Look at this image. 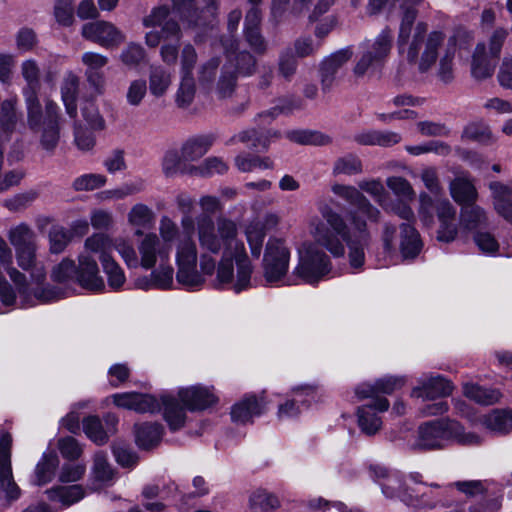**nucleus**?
<instances>
[{
    "mask_svg": "<svg viewBox=\"0 0 512 512\" xmlns=\"http://www.w3.org/2000/svg\"><path fill=\"white\" fill-rule=\"evenodd\" d=\"M116 406L134 410L139 413H155L163 409V417L171 431H177L184 427L186 421L185 408L178 400L170 395H162L158 400L149 394L120 393L113 395Z\"/></svg>",
    "mask_w": 512,
    "mask_h": 512,
    "instance_id": "1",
    "label": "nucleus"
},
{
    "mask_svg": "<svg viewBox=\"0 0 512 512\" xmlns=\"http://www.w3.org/2000/svg\"><path fill=\"white\" fill-rule=\"evenodd\" d=\"M169 8L159 6L152 9L151 13L143 19L145 27H160L146 34L145 41L149 47H156L161 41L160 55L167 65H174L178 59L180 48L181 30L176 20L169 17Z\"/></svg>",
    "mask_w": 512,
    "mask_h": 512,
    "instance_id": "2",
    "label": "nucleus"
},
{
    "mask_svg": "<svg viewBox=\"0 0 512 512\" xmlns=\"http://www.w3.org/2000/svg\"><path fill=\"white\" fill-rule=\"evenodd\" d=\"M428 25L418 22L414 28L412 38H409L407 48V61L418 64L420 73H426L436 63L439 50L443 47L446 35L442 31L427 33Z\"/></svg>",
    "mask_w": 512,
    "mask_h": 512,
    "instance_id": "3",
    "label": "nucleus"
},
{
    "mask_svg": "<svg viewBox=\"0 0 512 512\" xmlns=\"http://www.w3.org/2000/svg\"><path fill=\"white\" fill-rule=\"evenodd\" d=\"M317 207L328 225L317 226L315 232L317 242L336 257L344 255L343 241H347L350 237L344 218L324 200L319 201Z\"/></svg>",
    "mask_w": 512,
    "mask_h": 512,
    "instance_id": "4",
    "label": "nucleus"
},
{
    "mask_svg": "<svg viewBox=\"0 0 512 512\" xmlns=\"http://www.w3.org/2000/svg\"><path fill=\"white\" fill-rule=\"evenodd\" d=\"M237 275L234 279V265L231 257H223L217 266L216 279L213 286L217 289L230 288L240 293L251 286L253 267L245 252L244 245L236 246L234 254Z\"/></svg>",
    "mask_w": 512,
    "mask_h": 512,
    "instance_id": "5",
    "label": "nucleus"
},
{
    "mask_svg": "<svg viewBox=\"0 0 512 512\" xmlns=\"http://www.w3.org/2000/svg\"><path fill=\"white\" fill-rule=\"evenodd\" d=\"M332 270L329 256L313 245L304 246L299 250L298 265L294 274L307 284H316L323 280Z\"/></svg>",
    "mask_w": 512,
    "mask_h": 512,
    "instance_id": "6",
    "label": "nucleus"
},
{
    "mask_svg": "<svg viewBox=\"0 0 512 512\" xmlns=\"http://www.w3.org/2000/svg\"><path fill=\"white\" fill-rule=\"evenodd\" d=\"M21 75L26 85L22 89L26 109L27 123L30 129H35L41 120V103L38 93L41 87V70L36 60L27 59L21 64Z\"/></svg>",
    "mask_w": 512,
    "mask_h": 512,
    "instance_id": "7",
    "label": "nucleus"
},
{
    "mask_svg": "<svg viewBox=\"0 0 512 512\" xmlns=\"http://www.w3.org/2000/svg\"><path fill=\"white\" fill-rule=\"evenodd\" d=\"M393 43V33L388 27L384 28L373 41L361 44L362 53L353 72L357 77L364 76L370 68L382 65L388 57Z\"/></svg>",
    "mask_w": 512,
    "mask_h": 512,
    "instance_id": "8",
    "label": "nucleus"
},
{
    "mask_svg": "<svg viewBox=\"0 0 512 512\" xmlns=\"http://www.w3.org/2000/svg\"><path fill=\"white\" fill-rule=\"evenodd\" d=\"M461 425L449 419L425 422L418 428V438L413 444L415 450H433L444 446V442L459 434Z\"/></svg>",
    "mask_w": 512,
    "mask_h": 512,
    "instance_id": "9",
    "label": "nucleus"
},
{
    "mask_svg": "<svg viewBox=\"0 0 512 512\" xmlns=\"http://www.w3.org/2000/svg\"><path fill=\"white\" fill-rule=\"evenodd\" d=\"M290 250L282 239L270 238L263 257L264 278L268 284L279 283L289 268Z\"/></svg>",
    "mask_w": 512,
    "mask_h": 512,
    "instance_id": "10",
    "label": "nucleus"
},
{
    "mask_svg": "<svg viewBox=\"0 0 512 512\" xmlns=\"http://www.w3.org/2000/svg\"><path fill=\"white\" fill-rule=\"evenodd\" d=\"M225 63L223 67L235 73L237 77H251L257 69V59L247 50H239L238 41L233 37L221 40Z\"/></svg>",
    "mask_w": 512,
    "mask_h": 512,
    "instance_id": "11",
    "label": "nucleus"
},
{
    "mask_svg": "<svg viewBox=\"0 0 512 512\" xmlns=\"http://www.w3.org/2000/svg\"><path fill=\"white\" fill-rule=\"evenodd\" d=\"M60 109L51 99L45 101L44 116L41 114L40 124L32 129L33 131L41 128L40 145L49 153H53L60 140Z\"/></svg>",
    "mask_w": 512,
    "mask_h": 512,
    "instance_id": "12",
    "label": "nucleus"
},
{
    "mask_svg": "<svg viewBox=\"0 0 512 512\" xmlns=\"http://www.w3.org/2000/svg\"><path fill=\"white\" fill-rule=\"evenodd\" d=\"M81 35L86 40L110 48L120 45L124 41L122 32L111 22L97 20L82 26Z\"/></svg>",
    "mask_w": 512,
    "mask_h": 512,
    "instance_id": "13",
    "label": "nucleus"
},
{
    "mask_svg": "<svg viewBox=\"0 0 512 512\" xmlns=\"http://www.w3.org/2000/svg\"><path fill=\"white\" fill-rule=\"evenodd\" d=\"M140 254L139 266L149 270L156 265L157 259L165 261L169 258L171 245L163 243L155 233H148L138 245Z\"/></svg>",
    "mask_w": 512,
    "mask_h": 512,
    "instance_id": "14",
    "label": "nucleus"
},
{
    "mask_svg": "<svg viewBox=\"0 0 512 512\" xmlns=\"http://www.w3.org/2000/svg\"><path fill=\"white\" fill-rule=\"evenodd\" d=\"M331 190L335 195L354 206L358 212L365 215L370 221L378 222L380 220V210L376 208L356 187L344 184H334L332 185Z\"/></svg>",
    "mask_w": 512,
    "mask_h": 512,
    "instance_id": "15",
    "label": "nucleus"
},
{
    "mask_svg": "<svg viewBox=\"0 0 512 512\" xmlns=\"http://www.w3.org/2000/svg\"><path fill=\"white\" fill-rule=\"evenodd\" d=\"M102 420L95 415L87 416L83 419V431L85 435L96 445H104L108 442L110 435L116 432L118 418L111 413L104 416Z\"/></svg>",
    "mask_w": 512,
    "mask_h": 512,
    "instance_id": "16",
    "label": "nucleus"
},
{
    "mask_svg": "<svg viewBox=\"0 0 512 512\" xmlns=\"http://www.w3.org/2000/svg\"><path fill=\"white\" fill-rule=\"evenodd\" d=\"M21 116L16 98L6 99L0 103V170L4 160V144L10 139Z\"/></svg>",
    "mask_w": 512,
    "mask_h": 512,
    "instance_id": "17",
    "label": "nucleus"
},
{
    "mask_svg": "<svg viewBox=\"0 0 512 512\" xmlns=\"http://www.w3.org/2000/svg\"><path fill=\"white\" fill-rule=\"evenodd\" d=\"M261 18V11L257 7H252L247 12L244 21V38L256 54L264 55L268 50V43L260 30Z\"/></svg>",
    "mask_w": 512,
    "mask_h": 512,
    "instance_id": "18",
    "label": "nucleus"
},
{
    "mask_svg": "<svg viewBox=\"0 0 512 512\" xmlns=\"http://www.w3.org/2000/svg\"><path fill=\"white\" fill-rule=\"evenodd\" d=\"M78 261L76 282L86 290H103L105 284L102 277L99 275L96 260L89 255H80Z\"/></svg>",
    "mask_w": 512,
    "mask_h": 512,
    "instance_id": "19",
    "label": "nucleus"
},
{
    "mask_svg": "<svg viewBox=\"0 0 512 512\" xmlns=\"http://www.w3.org/2000/svg\"><path fill=\"white\" fill-rule=\"evenodd\" d=\"M389 408V401L386 398H376L370 404L358 408V424L361 430L367 435L376 434L381 426V418L376 411L384 412Z\"/></svg>",
    "mask_w": 512,
    "mask_h": 512,
    "instance_id": "20",
    "label": "nucleus"
},
{
    "mask_svg": "<svg viewBox=\"0 0 512 512\" xmlns=\"http://www.w3.org/2000/svg\"><path fill=\"white\" fill-rule=\"evenodd\" d=\"M353 56L351 47L340 49L326 57L320 64V80L322 91L331 89L337 71Z\"/></svg>",
    "mask_w": 512,
    "mask_h": 512,
    "instance_id": "21",
    "label": "nucleus"
},
{
    "mask_svg": "<svg viewBox=\"0 0 512 512\" xmlns=\"http://www.w3.org/2000/svg\"><path fill=\"white\" fill-rule=\"evenodd\" d=\"M436 214L440 222L437 240L444 243L454 241L458 233L455 219L456 210L448 199L437 202Z\"/></svg>",
    "mask_w": 512,
    "mask_h": 512,
    "instance_id": "22",
    "label": "nucleus"
},
{
    "mask_svg": "<svg viewBox=\"0 0 512 512\" xmlns=\"http://www.w3.org/2000/svg\"><path fill=\"white\" fill-rule=\"evenodd\" d=\"M453 386L441 375L430 376L419 381V386L413 388L411 395L417 398L436 399L451 394Z\"/></svg>",
    "mask_w": 512,
    "mask_h": 512,
    "instance_id": "23",
    "label": "nucleus"
},
{
    "mask_svg": "<svg viewBox=\"0 0 512 512\" xmlns=\"http://www.w3.org/2000/svg\"><path fill=\"white\" fill-rule=\"evenodd\" d=\"M178 397L189 411L207 409L217 401L214 394L202 386L182 388L178 392Z\"/></svg>",
    "mask_w": 512,
    "mask_h": 512,
    "instance_id": "24",
    "label": "nucleus"
},
{
    "mask_svg": "<svg viewBox=\"0 0 512 512\" xmlns=\"http://www.w3.org/2000/svg\"><path fill=\"white\" fill-rule=\"evenodd\" d=\"M196 224L200 247L213 254L219 253L222 245L212 216L199 215L196 217Z\"/></svg>",
    "mask_w": 512,
    "mask_h": 512,
    "instance_id": "25",
    "label": "nucleus"
},
{
    "mask_svg": "<svg viewBox=\"0 0 512 512\" xmlns=\"http://www.w3.org/2000/svg\"><path fill=\"white\" fill-rule=\"evenodd\" d=\"M402 140L399 133L382 130H364L354 135V141L364 146L391 147Z\"/></svg>",
    "mask_w": 512,
    "mask_h": 512,
    "instance_id": "26",
    "label": "nucleus"
},
{
    "mask_svg": "<svg viewBox=\"0 0 512 512\" xmlns=\"http://www.w3.org/2000/svg\"><path fill=\"white\" fill-rule=\"evenodd\" d=\"M423 247L419 232L411 223L400 225V252L404 259H415Z\"/></svg>",
    "mask_w": 512,
    "mask_h": 512,
    "instance_id": "27",
    "label": "nucleus"
},
{
    "mask_svg": "<svg viewBox=\"0 0 512 512\" xmlns=\"http://www.w3.org/2000/svg\"><path fill=\"white\" fill-rule=\"evenodd\" d=\"M490 190L494 198V207L498 214L508 222L512 220V188L501 182H491Z\"/></svg>",
    "mask_w": 512,
    "mask_h": 512,
    "instance_id": "28",
    "label": "nucleus"
},
{
    "mask_svg": "<svg viewBox=\"0 0 512 512\" xmlns=\"http://www.w3.org/2000/svg\"><path fill=\"white\" fill-rule=\"evenodd\" d=\"M263 412V405L255 395L246 396L232 407L231 418L234 422L246 423Z\"/></svg>",
    "mask_w": 512,
    "mask_h": 512,
    "instance_id": "29",
    "label": "nucleus"
},
{
    "mask_svg": "<svg viewBox=\"0 0 512 512\" xmlns=\"http://www.w3.org/2000/svg\"><path fill=\"white\" fill-rule=\"evenodd\" d=\"M162 436L163 426L159 423L135 425L136 443L142 449L154 448L160 443Z\"/></svg>",
    "mask_w": 512,
    "mask_h": 512,
    "instance_id": "30",
    "label": "nucleus"
},
{
    "mask_svg": "<svg viewBox=\"0 0 512 512\" xmlns=\"http://www.w3.org/2000/svg\"><path fill=\"white\" fill-rule=\"evenodd\" d=\"M215 139L216 137L210 134L187 140L181 148L183 160L196 161L200 159L208 152Z\"/></svg>",
    "mask_w": 512,
    "mask_h": 512,
    "instance_id": "31",
    "label": "nucleus"
},
{
    "mask_svg": "<svg viewBox=\"0 0 512 512\" xmlns=\"http://www.w3.org/2000/svg\"><path fill=\"white\" fill-rule=\"evenodd\" d=\"M494 69L495 64L491 63L486 54V45L484 43H478L472 56V76L477 80H483L491 77Z\"/></svg>",
    "mask_w": 512,
    "mask_h": 512,
    "instance_id": "32",
    "label": "nucleus"
},
{
    "mask_svg": "<svg viewBox=\"0 0 512 512\" xmlns=\"http://www.w3.org/2000/svg\"><path fill=\"white\" fill-rule=\"evenodd\" d=\"M450 193L455 202L464 206L474 203L478 195L472 181L465 177H457L450 183Z\"/></svg>",
    "mask_w": 512,
    "mask_h": 512,
    "instance_id": "33",
    "label": "nucleus"
},
{
    "mask_svg": "<svg viewBox=\"0 0 512 512\" xmlns=\"http://www.w3.org/2000/svg\"><path fill=\"white\" fill-rule=\"evenodd\" d=\"M58 465L59 459L54 451L45 453L36 465L34 484L41 486L49 483L53 479Z\"/></svg>",
    "mask_w": 512,
    "mask_h": 512,
    "instance_id": "34",
    "label": "nucleus"
},
{
    "mask_svg": "<svg viewBox=\"0 0 512 512\" xmlns=\"http://www.w3.org/2000/svg\"><path fill=\"white\" fill-rule=\"evenodd\" d=\"M455 45V38H449L445 52L439 61L437 77L444 84H450L454 79L453 60L455 56Z\"/></svg>",
    "mask_w": 512,
    "mask_h": 512,
    "instance_id": "35",
    "label": "nucleus"
},
{
    "mask_svg": "<svg viewBox=\"0 0 512 512\" xmlns=\"http://www.w3.org/2000/svg\"><path fill=\"white\" fill-rule=\"evenodd\" d=\"M173 8L169 10V17L175 20V16L187 22L190 26L199 24V13L194 0H172Z\"/></svg>",
    "mask_w": 512,
    "mask_h": 512,
    "instance_id": "36",
    "label": "nucleus"
},
{
    "mask_svg": "<svg viewBox=\"0 0 512 512\" xmlns=\"http://www.w3.org/2000/svg\"><path fill=\"white\" fill-rule=\"evenodd\" d=\"M173 8L169 10V17L175 20V16L187 22L190 26L199 24V13L194 0H172Z\"/></svg>",
    "mask_w": 512,
    "mask_h": 512,
    "instance_id": "37",
    "label": "nucleus"
},
{
    "mask_svg": "<svg viewBox=\"0 0 512 512\" xmlns=\"http://www.w3.org/2000/svg\"><path fill=\"white\" fill-rule=\"evenodd\" d=\"M483 424L492 432L506 434L512 430V412L494 410L484 417Z\"/></svg>",
    "mask_w": 512,
    "mask_h": 512,
    "instance_id": "38",
    "label": "nucleus"
},
{
    "mask_svg": "<svg viewBox=\"0 0 512 512\" xmlns=\"http://www.w3.org/2000/svg\"><path fill=\"white\" fill-rule=\"evenodd\" d=\"M52 501H60L64 505H71L84 497L83 488L80 485L58 486L46 491Z\"/></svg>",
    "mask_w": 512,
    "mask_h": 512,
    "instance_id": "39",
    "label": "nucleus"
},
{
    "mask_svg": "<svg viewBox=\"0 0 512 512\" xmlns=\"http://www.w3.org/2000/svg\"><path fill=\"white\" fill-rule=\"evenodd\" d=\"M287 138L301 145L325 146L332 142L330 136L313 130H293L287 132Z\"/></svg>",
    "mask_w": 512,
    "mask_h": 512,
    "instance_id": "40",
    "label": "nucleus"
},
{
    "mask_svg": "<svg viewBox=\"0 0 512 512\" xmlns=\"http://www.w3.org/2000/svg\"><path fill=\"white\" fill-rule=\"evenodd\" d=\"M363 172V164L359 156L353 153L346 154L335 160L332 173L334 176H354Z\"/></svg>",
    "mask_w": 512,
    "mask_h": 512,
    "instance_id": "41",
    "label": "nucleus"
},
{
    "mask_svg": "<svg viewBox=\"0 0 512 512\" xmlns=\"http://www.w3.org/2000/svg\"><path fill=\"white\" fill-rule=\"evenodd\" d=\"M171 84V74L162 66H151L149 74V89L156 97L163 96Z\"/></svg>",
    "mask_w": 512,
    "mask_h": 512,
    "instance_id": "42",
    "label": "nucleus"
},
{
    "mask_svg": "<svg viewBox=\"0 0 512 512\" xmlns=\"http://www.w3.org/2000/svg\"><path fill=\"white\" fill-rule=\"evenodd\" d=\"M464 394L467 398L481 405H492L500 398V392L496 389L484 388L476 384H465Z\"/></svg>",
    "mask_w": 512,
    "mask_h": 512,
    "instance_id": "43",
    "label": "nucleus"
},
{
    "mask_svg": "<svg viewBox=\"0 0 512 512\" xmlns=\"http://www.w3.org/2000/svg\"><path fill=\"white\" fill-rule=\"evenodd\" d=\"M8 238L15 250L37 246L35 232L25 223L12 228L9 231Z\"/></svg>",
    "mask_w": 512,
    "mask_h": 512,
    "instance_id": "44",
    "label": "nucleus"
},
{
    "mask_svg": "<svg viewBox=\"0 0 512 512\" xmlns=\"http://www.w3.org/2000/svg\"><path fill=\"white\" fill-rule=\"evenodd\" d=\"M276 136L278 137L279 134L277 131L274 132H267V134H262L257 132L255 129H249L241 131L240 133L233 135L231 138H229L226 142V145L231 146L234 145L237 141L242 143L250 144L251 140L258 141L259 145H261L262 150H267L270 145V136Z\"/></svg>",
    "mask_w": 512,
    "mask_h": 512,
    "instance_id": "45",
    "label": "nucleus"
},
{
    "mask_svg": "<svg viewBox=\"0 0 512 512\" xmlns=\"http://www.w3.org/2000/svg\"><path fill=\"white\" fill-rule=\"evenodd\" d=\"M101 264L107 275L108 285L114 290L120 289L126 280L122 268L110 255H104Z\"/></svg>",
    "mask_w": 512,
    "mask_h": 512,
    "instance_id": "46",
    "label": "nucleus"
},
{
    "mask_svg": "<svg viewBox=\"0 0 512 512\" xmlns=\"http://www.w3.org/2000/svg\"><path fill=\"white\" fill-rule=\"evenodd\" d=\"M487 217L482 208L474 205H466L461 211V223L465 229L474 230L486 225Z\"/></svg>",
    "mask_w": 512,
    "mask_h": 512,
    "instance_id": "47",
    "label": "nucleus"
},
{
    "mask_svg": "<svg viewBox=\"0 0 512 512\" xmlns=\"http://www.w3.org/2000/svg\"><path fill=\"white\" fill-rule=\"evenodd\" d=\"M177 282L187 289L196 290L204 283V279L196 270V264L178 265Z\"/></svg>",
    "mask_w": 512,
    "mask_h": 512,
    "instance_id": "48",
    "label": "nucleus"
},
{
    "mask_svg": "<svg viewBox=\"0 0 512 512\" xmlns=\"http://www.w3.org/2000/svg\"><path fill=\"white\" fill-rule=\"evenodd\" d=\"M245 233L252 256L258 258L267 232L261 226L260 220H254L247 226Z\"/></svg>",
    "mask_w": 512,
    "mask_h": 512,
    "instance_id": "49",
    "label": "nucleus"
},
{
    "mask_svg": "<svg viewBox=\"0 0 512 512\" xmlns=\"http://www.w3.org/2000/svg\"><path fill=\"white\" fill-rule=\"evenodd\" d=\"M250 508L255 512H267L280 506L278 498L265 490L254 492L250 499Z\"/></svg>",
    "mask_w": 512,
    "mask_h": 512,
    "instance_id": "50",
    "label": "nucleus"
},
{
    "mask_svg": "<svg viewBox=\"0 0 512 512\" xmlns=\"http://www.w3.org/2000/svg\"><path fill=\"white\" fill-rule=\"evenodd\" d=\"M182 154L177 150H169L165 153L162 160V170L167 177H173L178 173H189V168L183 163Z\"/></svg>",
    "mask_w": 512,
    "mask_h": 512,
    "instance_id": "51",
    "label": "nucleus"
},
{
    "mask_svg": "<svg viewBox=\"0 0 512 512\" xmlns=\"http://www.w3.org/2000/svg\"><path fill=\"white\" fill-rule=\"evenodd\" d=\"M196 86L193 76H182L175 102L179 108L189 107L195 97Z\"/></svg>",
    "mask_w": 512,
    "mask_h": 512,
    "instance_id": "52",
    "label": "nucleus"
},
{
    "mask_svg": "<svg viewBox=\"0 0 512 512\" xmlns=\"http://www.w3.org/2000/svg\"><path fill=\"white\" fill-rule=\"evenodd\" d=\"M345 242L349 247V262L351 267L356 269L362 267L365 262L364 248L368 245L369 237L366 234L359 236L358 240H351L350 237H348V240Z\"/></svg>",
    "mask_w": 512,
    "mask_h": 512,
    "instance_id": "53",
    "label": "nucleus"
},
{
    "mask_svg": "<svg viewBox=\"0 0 512 512\" xmlns=\"http://www.w3.org/2000/svg\"><path fill=\"white\" fill-rule=\"evenodd\" d=\"M49 243L50 252L53 254H59L64 251L66 246L72 239L71 232L62 226H52L49 230Z\"/></svg>",
    "mask_w": 512,
    "mask_h": 512,
    "instance_id": "54",
    "label": "nucleus"
},
{
    "mask_svg": "<svg viewBox=\"0 0 512 512\" xmlns=\"http://www.w3.org/2000/svg\"><path fill=\"white\" fill-rule=\"evenodd\" d=\"M238 77L230 70L222 67L221 75L217 82L216 94L219 99L230 98L237 87Z\"/></svg>",
    "mask_w": 512,
    "mask_h": 512,
    "instance_id": "55",
    "label": "nucleus"
},
{
    "mask_svg": "<svg viewBox=\"0 0 512 512\" xmlns=\"http://www.w3.org/2000/svg\"><path fill=\"white\" fill-rule=\"evenodd\" d=\"M107 178L102 174L88 173L74 179L72 188L76 192L92 191L103 187Z\"/></svg>",
    "mask_w": 512,
    "mask_h": 512,
    "instance_id": "56",
    "label": "nucleus"
},
{
    "mask_svg": "<svg viewBox=\"0 0 512 512\" xmlns=\"http://www.w3.org/2000/svg\"><path fill=\"white\" fill-rule=\"evenodd\" d=\"M177 265L197 264V248L193 239H180L176 253Z\"/></svg>",
    "mask_w": 512,
    "mask_h": 512,
    "instance_id": "57",
    "label": "nucleus"
},
{
    "mask_svg": "<svg viewBox=\"0 0 512 512\" xmlns=\"http://www.w3.org/2000/svg\"><path fill=\"white\" fill-rule=\"evenodd\" d=\"M76 274L77 266L75 262L65 258L53 268L51 278L58 283H67L69 281L76 282Z\"/></svg>",
    "mask_w": 512,
    "mask_h": 512,
    "instance_id": "58",
    "label": "nucleus"
},
{
    "mask_svg": "<svg viewBox=\"0 0 512 512\" xmlns=\"http://www.w3.org/2000/svg\"><path fill=\"white\" fill-rule=\"evenodd\" d=\"M77 89L78 79L76 77H72L61 89V96L66 112L71 118H75L77 116Z\"/></svg>",
    "mask_w": 512,
    "mask_h": 512,
    "instance_id": "59",
    "label": "nucleus"
},
{
    "mask_svg": "<svg viewBox=\"0 0 512 512\" xmlns=\"http://www.w3.org/2000/svg\"><path fill=\"white\" fill-rule=\"evenodd\" d=\"M237 168L242 172H250L256 168L259 169H272L273 162L269 157L259 156H242L239 155L235 158Z\"/></svg>",
    "mask_w": 512,
    "mask_h": 512,
    "instance_id": "60",
    "label": "nucleus"
},
{
    "mask_svg": "<svg viewBox=\"0 0 512 512\" xmlns=\"http://www.w3.org/2000/svg\"><path fill=\"white\" fill-rule=\"evenodd\" d=\"M113 243L104 233H96L88 237L85 241V248L91 252L100 254V261L104 255H110Z\"/></svg>",
    "mask_w": 512,
    "mask_h": 512,
    "instance_id": "61",
    "label": "nucleus"
},
{
    "mask_svg": "<svg viewBox=\"0 0 512 512\" xmlns=\"http://www.w3.org/2000/svg\"><path fill=\"white\" fill-rule=\"evenodd\" d=\"M228 169L221 158L209 157L198 167L190 166L189 174H199L201 176L212 175L214 173L222 174Z\"/></svg>",
    "mask_w": 512,
    "mask_h": 512,
    "instance_id": "62",
    "label": "nucleus"
},
{
    "mask_svg": "<svg viewBox=\"0 0 512 512\" xmlns=\"http://www.w3.org/2000/svg\"><path fill=\"white\" fill-rule=\"evenodd\" d=\"M74 0H56L54 17L58 24L69 27L74 23Z\"/></svg>",
    "mask_w": 512,
    "mask_h": 512,
    "instance_id": "63",
    "label": "nucleus"
},
{
    "mask_svg": "<svg viewBox=\"0 0 512 512\" xmlns=\"http://www.w3.org/2000/svg\"><path fill=\"white\" fill-rule=\"evenodd\" d=\"M386 184L393 193L403 200H413L415 192L409 181L400 176H392L387 178Z\"/></svg>",
    "mask_w": 512,
    "mask_h": 512,
    "instance_id": "64",
    "label": "nucleus"
}]
</instances>
